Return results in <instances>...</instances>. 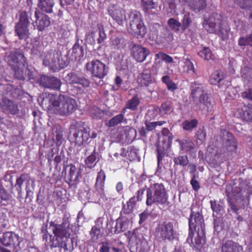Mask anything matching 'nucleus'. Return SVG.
Instances as JSON below:
<instances>
[{
	"label": "nucleus",
	"mask_w": 252,
	"mask_h": 252,
	"mask_svg": "<svg viewBox=\"0 0 252 252\" xmlns=\"http://www.w3.org/2000/svg\"><path fill=\"white\" fill-rule=\"evenodd\" d=\"M189 232L187 242L196 251L205 252L207 249L205 225L203 217L199 213L191 211L189 219Z\"/></svg>",
	"instance_id": "obj_1"
},
{
	"label": "nucleus",
	"mask_w": 252,
	"mask_h": 252,
	"mask_svg": "<svg viewBox=\"0 0 252 252\" xmlns=\"http://www.w3.org/2000/svg\"><path fill=\"white\" fill-rule=\"evenodd\" d=\"M50 227L52 228L54 236L50 235V247L52 248H63L65 252L73 251L77 246V243L75 242L74 238H71L70 243H68L70 238L69 223L67 221H63L61 224H58L54 221H51L49 223Z\"/></svg>",
	"instance_id": "obj_2"
},
{
	"label": "nucleus",
	"mask_w": 252,
	"mask_h": 252,
	"mask_svg": "<svg viewBox=\"0 0 252 252\" xmlns=\"http://www.w3.org/2000/svg\"><path fill=\"white\" fill-rule=\"evenodd\" d=\"M43 101H48L53 106L55 113L61 116H68L72 114L77 108V104L73 98L66 95H57L48 94Z\"/></svg>",
	"instance_id": "obj_3"
},
{
	"label": "nucleus",
	"mask_w": 252,
	"mask_h": 252,
	"mask_svg": "<svg viewBox=\"0 0 252 252\" xmlns=\"http://www.w3.org/2000/svg\"><path fill=\"white\" fill-rule=\"evenodd\" d=\"M168 194L162 184L156 183L148 188L146 191V205L153 204L164 206L168 205Z\"/></svg>",
	"instance_id": "obj_4"
},
{
	"label": "nucleus",
	"mask_w": 252,
	"mask_h": 252,
	"mask_svg": "<svg viewBox=\"0 0 252 252\" xmlns=\"http://www.w3.org/2000/svg\"><path fill=\"white\" fill-rule=\"evenodd\" d=\"M43 64L55 72L65 67L68 63L63 58L62 52L59 49H55L45 54L43 60Z\"/></svg>",
	"instance_id": "obj_5"
},
{
	"label": "nucleus",
	"mask_w": 252,
	"mask_h": 252,
	"mask_svg": "<svg viewBox=\"0 0 252 252\" xmlns=\"http://www.w3.org/2000/svg\"><path fill=\"white\" fill-rule=\"evenodd\" d=\"M225 191L228 198V206L229 207L228 208L227 211L229 212L230 209L238 215L239 213V208L232 202L229 198L230 197H233L237 201L239 199L244 200L245 196L249 197L252 193V188L249 186H246L245 188L243 190L239 187H234L231 188L230 186H227Z\"/></svg>",
	"instance_id": "obj_6"
},
{
	"label": "nucleus",
	"mask_w": 252,
	"mask_h": 252,
	"mask_svg": "<svg viewBox=\"0 0 252 252\" xmlns=\"http://www.w3.org/2000/svg\"><path fill=\"white\" fill-rule=\"evenodd\" d=\"M69 133L71 138L78 146L87 143L90 138L94 139L97 137L96 132L93 131L91 134L90 128L83 126L71 127Z\"/></svg>",
	"instance_id": "obj_7"
},
{
	"label": "nucleus",
	"mask_w": 252,
	"mask_h": 252,
	"mask_svg": "<svg viewBox=\"0 0 252 252\" xmlns=\"http://www.w3.org/2000/svg\"><path fill=\"white\" fill-rule=\"evenodd\" d=\"M155 235L160 241L173 240L176 237L174 223L171 221H164L159 223L156 228Z\"/></svg>",
	"instance_id": "obj_8"
},
{
	"label": "nucleus",
	"mask_w": 252,
	"mask_h": 252,
	"mask_svg": "<svg viewBox=\"0 0 252 252\" xmlns=\"http://www.w3.org/2000/svg\"><path fill=\"white\" fill-rule=\"evenodd\" d=\"M85 67L91 72L92 77L99 79L103 78L108 71V67L98 60H94L87 63Z\"/></svg>",
	"instance_id": "obj_9"
},
{
	"label": "nucleus",
	"mask_w": 252,
	"mask_h": 252,
	"mask_svg": "<svg viewBox=\"0 0 252 252\" xmlns=\"http://www.w3.org/2000/svg\"><path fill=\"white\" fill-rule=\"evenodd\" d=\"M22 238L12 231H7L3 233L0 237L1 246L16 249L20 246Z\"/></svg>",
	"instance_id": "obj_10"
},
{
	"label": "nucleus",
	"mask_w": 252,
	"mask_h": 252,
	"mask_svg": "<svg viewBox=\"0 0 252 252\" xmlns=\"http://www.w3.org/2000/svg\"><path fill=\"white\" fill-rule=\"evenodd\" d=\"M219 138L222 140L223 147L228 151L233 152L236 150L237 142L232 133L221 127Z\"/></svg>",
	"instance_id": "obj_11"
},
{
	"label": "nucleus",
	"mask_w": 252,
	"mask_h": 252,
	"mask_svg": "<svg viewBox=\"0 0 252 252\" xmlns=\"http://www.w3.org/2000/svg\"><path fill=\"white\" fill-rule=\"evenodd\" d=\"M34 17L35 21H33L32 24L34 29H37L39 31L42 32L50 25V18L37 10L34 11Z\"/></svg>",
	"instance_id": "obj_12"
},
{
	"label": "nucleus",
	"mask_w": 252,
	"mask_h": 252,
	"mask_svg": "<svg viewBox=\"0 0 252 252\" xmlns=\"http://www.w3.org/2000/svg\"><path fill=\"white\" fill-rule=\"evenodd\" d=\"M39 85L51 90H58L62 85L61 80L56 77L42 75L38 80Z\"/></svg>",
	"instance_id": "obj_13"
},
{
	"label": "nucleus",
	"mask_w": 252,
	"mask_h": 252,
	"mask_svg": "<svg viewBox=\"0 0 252 252\" xmlns=\"http://www.w3.org/2000/svg\"><path fill=\"white\" fill-rule=\"evenodd\" d=\"M129 243L131 246L136 247L138 252H143L148 248V243L142 234H136L135 232L132 233L129 238Z\"/></svg>",
	"instance_id": "obj_14"
},
{
	"label": "nucleus",
	"mask_w": 252,
	"mask_h": 252,
	"mask_svg": "<svg viewBox=\"0 0 252 252\" xmlns=\"http://www.w3.org/2000/svg\"><path fill=\"white\" fill-rule=\"evenodd\" d=\"M106 37L103 29L98 28L96 31H92L86 35L85 41L90 45H94L96 42L98 44L102 43Z\"/></svg>",
	"instance_id": "obj_15"
},
{
	"label": "nucleus",
	"mask_w": 252,
	"mask_h": 252,
	"mask_svg": "<svg viewBox=\"0 0 252 252\" xmlns=\"http://www.w3.org/2000/svg\"><path fill=\"white\" fill-rule=\"evenodd\" d=\"M218 15L213 13L209 17H205L203 23L204 28L209 33H215L220 24V21L217 18Z\"/></svg>",
	"instance_id": "obj_16"
},
{
	"label": "nucleus",
	"mask_w": 252,
	"mask_h": 252,
	"mask_svg": "<svg viewBox=\"0 0 252 252\" xmlns=\"http://www.w3.org/2000/svg\"><path fill=\"white\" fill-rule=\"evenodd\" d=\"M109 14L120 25L126 20L125 12L122 8L115 5H110L108 8Z\"/></svg>",
	"instance_id": "obj_17"
},
{
	"label": "nucleus",
	"mask_w": 252,
	"mask_h": 252,
	"mask_svg": "<svg viewBox=\"0 0 252 252\" xmlns=\"http://www.w3.org/2000/svg\"><path fill=\"white\" fill-rule=\"evenodd\" d=\"M196 101H193L197 105L202 111L210 112L213 108V104L211 98L208 96L207 93L203 94L202 96L197 98Z\"/></svg>",
	"instance_id": "obj_18"
},
{
	"label": "nucleus",
	"mask_w": 252,
	"mask_h": 252,
	"mask_svg": "<svg viewBox=\"0 0 252 252\" xmlns=\"http://www.w3.org/2000/svg\"><path fill=\"white\" fill-rule=\"evenodd\" d=\"M7 58L9 64L14 66L23 65L26 63L24 54L19 50L11 51Z\"/></svg>",
	"instance_id": "obj_19"
},
{
	"label": "nucleus",
	"mask_w": 252,
	"mask_h": 252,
	"mask_svg": "<svg viewBox=\"0 0 252 252\" xmlns=\"http://www.w3.org/2000/svg\"><path fill=\"white\" fill-rule=\"evenodd\" d=\"M149 51L140 45L134 44L131 48L133 57L138 62H143L149 54Z\"/></svg>",
	"instance_id": "obj_20"
},
{
	"label": "nucleus",
	"mask_w": 252,
	"mask_h": 252,
	"mask_svg": "<svg viewBox=\"0 0 252 252\" xmlns=\"http://www.w3.org/2000/svg\"><path fill=\"white\" fill-rule=\"evenodd\" d=\"M0 106L6 114L15 115L18 113L19 109L17 105L7 97L2 98Z\"/></svg>",
	"instance_id": "obj_21"
},
{
	"label": "nucleus",
	"mask_w": 252,
	"mask_h": 252,
	"mask_svg": "<svg viewBox=\"0 0 252 252\" xmlns=\"http://www.w3.org/2000/svg\"><path fill=\"white\" fill-rule=\"evenodd\" d=\"M104 218L99 217L95 221V225L93 226L90 234L93 241H96L103 235V224Z\"/></svg>",
	"instance_id": "obj_22"
},
{
	"label": "nucleus",
	"mask_w": 252,
	"mask_h": 252,
	"mask_svg": "<svg viewBox=\"0 0 252 252\" xmlns=\"http://www.w3.org/2000/svg\"><path fill=\"white\" fill-rule=\"evenodd\" d=\"M105 178V174L104 171L101 169L97 173L96 182L95 184V191L97 192V194L98 196L101 198L105 197L104 187Z\"/></svg>",
	"instance_id": "obj_23"
},
{
	"label": "nucleus",
	"mask_w": 252,
	"mask_h": 252,
	"mask_svg": "<svg viewBox=\"0 0 252 252\" xmlns=\"http://www.w3.org/2000/svg\"><path fill=\"white\" fill-rule=\"evenodd\" d=\"M14 76L18 80H24L32 78V72L26 67L23 65H16L14 66Z\"/></svg>",
	"instance_id": "obj_24"
},
{
	"label": "nucleus",
	"mask_w": 252,
	"mask_h": 252,
	"mask_svg": "<svg viewBox=\"0 0 252 252\" xmlns=\"http://www.w3.org/2000/svg\"><path fill=\"white\" fill-rule=\"evenodd\" d=\"M129 32L134 36L143 37L147 32L146 27L143 22L129 24L128 27Z\"/></svg>",
	"instance_id": "obj_25"
},
{
	"label": "nucleus",
	"mask_w": 252,
	"mask_h": 252,
	"mask_svg": "<svg viewBox=\"0 0 252 252\" xmlns=\"http://www.w3.org/2000/svg\"><path fill=\"white\" fill-rule=\"evenodd\" d=\"M226 81L223 72L220 70H216L211 75L210 82L211 84L217 85L219 87H222ZM227 82H228L227 81Z\"/></svg>",
	"instance_id": "obj_26"
},
{
	"label": "nucleus",
	"mask_w": 252,
	"mask_h": 252,
	"mask_svg": "<svg viewBox=\"0 0 252 252\" xmlns=\"http://www.w3.org/2000/svg\"><path fill=\"white\" fill-rule=\"evenodd\" d=\"M190 90V95L192 98L193 101H196L197 98L207 93L204 90V87L201 84L197 82H193L191 84Z\"/></svg>",
	"instance_id": "obj_27"
},
{
	"label": "nucleus",
	"mask_w": 252,
	"mask_h": 252,
	"mask_svg": "<svg viewBox=\"0 0 252 252\" xmlns=\"http://www.w3.org/2000/svg\"><path fill=\"white\" fill-rule=\"evenodd\" d=\"M221 252H243V247L238 243L228 240L222 245Z\"/></svg>",
	"instance_id": "obj_28"
},
{
	"label": "nucleus",
	"mask_w": 252,
	"mask_h": 252,
	"mask_svg": "<svg viewBox=\"0 0 252 252\" xmlns=\"http://www.w3.org/2000/svg\"><path fill=\"white\" fill-rule=\"evenodd\" d=\"M72 60L80 61L84 56V50L82 46L75 43L71 50L69 51Z\"/></svg>",
	"instance_id": "obj_29"
},
{
	"label": "nucleus",
	"mask_w": 252,
	"mask_h": 252,
	"mask_svg": "<svg viewBox=\"0 0 252 252\" xmlns=\"http://www.w3.org/2000/svg\"><path fill=\"white\" fill-rule=\"evenodd\" d=\"M34 11L32 7H30L28 11H22L20 12L19 20L18 24L20 25H25L29 26L30 24V19L33 22V17H34Z\"/></svg>",
	"instance_id": "obj_30"
},
{
	"label": "nucleus",
	"mask_w": 252,
	"mask_h": 252,
	"mask_svg": "<svg viewBox=\"0 0 252 252\" xmlns=\"http://www.w3.org/2000/svg\"><path fill=\"white\" fill-rule=\"evenodd\" d=\"M55 5V2L54 0H38V7L42 12L45 13H53Z\"/></svg>",
	"instance_id": "obj_31"
},
{
	"label": "nucleus",
	"mask_w": 252,
	"mask_h": 252,
	"mask_svg": "<svg viewBox=\"0 0 252 252\" xmlns=\"http://www.w3.org/2000/svg\"><path fill=\"white\" fill-rule=\"evenodd\" d=\"M242 105V104H240L238 108L239 110L241 109V111L240 113L242 118L247 122L252 123V105H244L241 108Z\"/></svg>",
	"instance_id": "obj_32"
},
{
	"label": "nucleus",
	"mask_w": 252,
	"mask_h": 252,
	"mask_svg": "<svg viewBox=\"0 0 252 252\" xmlns=\"http://www.w3.org/2000/svg\"><path fill=\"white\" fill-rule=\"evenodd\" d=\"M176 141L179 144L180 152H188L191 151L195 147L194 143L188 138L177 139Z\"/></svg>",
	"instance_id": "obj_33"
},
{
	"label": "nucleus",
	"mask_w": 252,
	"mask_h": 252,
	"mask_svg": "<svg viewBox=\"0 0 252 252\" xmlns=\"http://www.w3.org/2000/svg\"><path fill=\"white\" fill-rule=\"evenodd\" d=\"M130 223V222L129 220L123 218L117 219L114 230L115 233L119 234L126 230Z\"/></svg>",
	"instance_id": "obj_34"
},
{
	"label": "nucleus",
	"mask_w": 252,
	"mask_h": 252,
	"mask_svg": "<svg viewBox=\"0 0 252 252\" xmlns=\"http://www.w3.org/2000/svg\"><path fill=\"white\" fill-rule=\"evenodd\" d=\"M69 168L68 180L70 182H77L81 175V169L76 167L74 165L70 164L67 165L66 168Z\"/></svg>",
	"instance_id": "obj_35"
},
{
	"label": "nucleus",
	"mask_w": 252,
	"mask_h": 252,
	"mask_svg": "<svg viewBox=\"0 0 252 252\" xmlns=\"http://www.w3.org/2000/svg\"><path fill=\"white\" fill-rule=\"evenodd\" d=\"M138 79L141 86L147 87L155 81L154 78L152 77L151 71L149 70H144L140 74Z\"/></svg>",
	"instance_id": "obj_36"
},
{
	"label": "nucleus",
	"mask_w": 252,
	"mask_h": 252,
	"mask_svg": "<svg viewBox=\"0 0 252 252\" xmlns=\"http://www.w3.org/2000/svg\"><path fill=\"white\" fill-rule=\"evenodd\" d=\"M185 1L192 10L198 12L203 9L206 6L205 0H185Z\"/></svg>",
	"instance_id": "obj_37"
},
{
	"label": "nucleus",
	"mask_w": 252,
	"mask_h": 252,
	"mask_svg": "<svg viewBox=\"0 0 252 252\" xmlns=\"http://www.w3.org/2000/svg\"><path fill=\"white\" fill-rule=\"evenodd\" d=\"M29 26L17 23L15 26V32L20 39L27 38L29 34Z\"/></svg>",
	"instance_id": "obj_38"
},
{
	"label": "nucleus",
	"mask_w": 252,
	"mask_h": 252,
	"mask_svg": "<svg viewBox=\"0 0 252 252\" xmlns=\"http://www.w3.org/2000/svg\"><path fill=\"white\" fill-rule=\"evenodd\" d=\"M143 10L149 14H156V3L152 0H142L141 2Z\"/></svg>",
	"instance_id": "obj_39"
},
{
	"label": "nucleus",
	"mask_w": 252,
	"mask_h": 252,
	"mask_svg": "<svg viewBox=\"0 0 252 252\" xmlns=\"http://www.w3.org/2000/svg\"><path fill=\"white\" fill-rule=\"evenodd\" d=\"M162 134L163 136V140L162 141V145H163V148H169L171 147L173 136L169 129L167 128H163L162 130Z\"/></svg>",
	"instance_id": "obj_40"
},
{
	"label": "nucleus",
	"mask_w": 252,
	"mask_h": 252,
	"mask_svg": "<svg viewBox=\"0 0 252 252\" xmlns=\"http://www.w3.org/2000/svg\"><path fill=\"white\" fill-rule=\"evenodd\" d=\"M137 199L135 196L131 197L129 200L127 202L126 204L123 205L122 211L125 214H128L131 213L136 204Z\"/></svg>",
	"instance_id": "obj_41"
},
{
	"label": "nucleus",
	"mask_w": 252,
	"mask_h": 252,
	"mask_svg": "<svg viewBox=\"0 0 252 252\" xmlns=\"http://www.w3.org/2000/svg\"><path fill=\"white\" fill-rule=\"evenodd\" d=\"M139 104L140 100L138 96L135 95L131 99L127 101L126 103V108H128L132 111H135L137 109Z\"/></svg>",
	"instance_id": "obj_42"
},
{
	"label": "nucleus",
	"mask_w": 252,
	"mask_h": 252,
	"mask_svg": "<svg viewBox=\"0 0 252 252\" xmlns=\"http://www.w3.org/2000/svg\"><path fill=\"white\" fill-rule=\"evenodd\" d=\"M111 42L115 48L122 49L126 45V41L122 36L112 38Z\"/></svg>",
	"instance_id": "obj_43"
},
{
	"label": "nucleus",
	"mask_w": 252,
	"mask_h": 252,
	"mask_svg": "<svg viewBox=\"0 0 252 252\" xmlns=\"http://www.w3.org/2000/svg\"><path fill=\"white\" fill-rule=\"evenodd\" d=\"M155 110L159 111L161 114L163 115L172 112L173 109L171 106V102L169 101H166L161 104L160 108H157Z\"/></svg>",
	"instance_id": "obj_44"
},
{
	"label": "nucleus",
	"mask_w": 252,
	"mask_h": 252,
	"mask_svg": "<svg viewBox=\"0 0 252 252\" xmlns=\"http://www.w3.org/2000/svg\"><path fill=\"white\" fill-rule=\"evenodd\" d=\"M97 161L98 160L95 156V148H94L93 153L85 160V163L88 168H92L95 166Z\"/></svg>",
	"instance_id": "obj_45"
},
{
	"label": "nucleus",
	"mask_w": 252,
	"mask_h": 252,
	"mask_svg": "<svg viewBox=\"0 0 252 252\" xmlns=\"http://www.w3.org/2000/svg\"><path fill=\"white\" fill-rule=\"evenodd\" d=\"M196 143L198 144H202L206 140V133L204 127L199 128L195 134Z\"/></svg>",
	"instance_id": "obj_46"
},
{
	"label": "nucleus",
	"mask_w": 252,
	"mask_h": 252,
	"mask_svg": "<svg viewBox=\"0 0 252 252\" xmlns=\"http://www.w3.org/2000/svg\"><path fill=\"white\" fill-rule=\"evenodd\" d=\"M198 55L202 59L206 60H213L214 55L212 53L211 50L208 47H204L203 50L198 53Z\"/></svg>",
	"instance_id": "obj_47"
},
{
	"label": "nucleus",
	"mask_w": 252,
	"mask_h": 252,
	"mask_svg": "<svg viewBox=\"0 0 252 252\" xmlns=\"http://www.w3.org/2000/svg\"><path fill=\"white\" fill-rule=\"evenodd\" d=\"M124 119V114H120L112 118L108 122L107 126L109 127L115 126L122 123Z\"/></svg>",
	"instance_id": "obj_48"
},
{
	"label": "nucleus",
	"mask_w": 252,
	"mask_h": 252,
	"mask_svg": "<svg viewBox=\"0 0 252 252\" xmlns=\"http://www.w3.org/2000/svg\"><path fill=\"white\" fill-rule=\"evenodd\" d=\"M198 124V121L196 119L191 120H186L182 123V127L186 130H191L196 127Z\"/></svg>",
	"instance_id": "obj_49"
},
{
	"label": "nucleus",
	"mask_w": 252,
	"mask_h": 252,
	"mask_svg": "<svg viewBox=\"0 0 252 252\" xmlns=\"http://www.w3.org/2000/svg\"><path fill=\"white\" fill-rule=\"evenodd\" d=\"M173 161L175 164L183 167L187 166L189 162L188 157L186 155L179 156L175 157L173 159Z\"/></svg>",
	"instance_id": "obj_50"
},
{
	"label": "nucleus",
	"mask_w": 252,
	"mask_h": 252,
	"mask_svg": "<svg viewBox=\"0 0 252 252\" xmlns=\"http://www.w3.org/2000/svg\"><path fill=\"white\" fill-rule=\"evenodd\" d=\"M168 26L174 32H178L181 27V23L177 20L170 18L167 21Z\"/></svg>",
	"instance_id": "obj_51"
},
{
	"label": "nucleus",
	"mask_w": 252,
	"mask_h": 252,
	"mask_svg": "<svg viewBox=\"0 0 252 252\" xmlns=\"http://www.w3.org/2000/svg\"><path fill=\"white\" fill-rule=\"evenodd\" d=\"M129 24L139 23L143 22L141 19V14L136 11H133L130 12L129 16Z\"/></svg>",
	"instance_id": "obj_52"
},
{
	"label": "nucleus",
	"mask_w": 252,
	"mask_h": 252,
	"mask_svg": "<svg viewBox=\"0 0 252 252\" xmlns=\"http://www.w3.org/2000/svg\"><path fill=\"white\" fill-rule=\"evenodd\" d=\"M242 77L249 82H252V68L247 66L244 67L241 69Z\"/></svg>",
	"instance_id": "obj_53"
},
{
	"label": "nucleus",
	"mask_w": 252,
	"mask_h": 252,
	"mask_svg": "<svg viewBox=\"0 0 252 252\" xmlns=\"http://www.w3.org/2000/svg\"><path fill=\"white\" fill-rule=\"evenodd\" d=\"M210 204L214 213L219 215L222 214L224 209L221 205L218 203L216 200H211Z\"/></svg>",
	"instance_id": "obj_54"
},
{
	"label": "nucleus",
	"mask_w": 252,
	"mask_h": 252,
	"mask_svg": "<svg viewBox=\"0 0 252 252\" xmlns=\"http://www.w3.org/2000/svg\"><path fill=\"white\" fill-rule=\"evenodd\" d=\"M161 34V36L163 38L162 42H169L173 39L172 33L167 28L164 29Z\"/></svg>",
	"instance_id": "obj_55"
},
{
	"label": "nucleus",
	"mask_w": 252,
	"mask_h": 252,
	"mask_svg": "<svg viewBox=\"0 0 252 252\" xmlns=\"http://www.w3.org/2000/svg\"><path fill=\"white\" fill-rule=\"evenodd\" d=\"M184 65L183 66L184 72L187 73H194V68L193 63L189 59L184 60Z\"/></svg>",
	"instance_id": "obj_56"
},
{
	"label": "nucleus",
	"mask_w": 252,
	"mask_h": 252,
	"mask_svg": "<svg viewBox=\"0 0 252 252\" xmlns=\"http://www.w3.org/2000/svg\"><path fill=\"white\" fill-rule=\"evenodd\" d=\"M220 36L223 40H226L228 37V31L227 29L224 28L221 26V24L219 27L215 32Z\"/></svg>",
	"instance_id": "obj_57"
},
{
	"label": "nucleus",
	"mask_w": 252,
	"mask_h": 252,
	"mask_svg": "<svg viewBox=\"0 0 252 252\" xmlns=\"http://www.w3.org/2000/svg\"><path fill=\"white\" fill-rule=\"evenodd\" d=\"M192 23V20L190 14L186 13L184 15L182 21L181 27L183 31L186 30Z\"/></svg>",
	"instance_id": "obj_58"
},
{
	"label": "nucleus",
	"mask_w": 252,
	"mask_h": 252,
	"mask_svg": "<svg viewBox=\"0 0 252 252\" xmlns=\"http://www.w3.org/2000/svg\"><path fill=\"white\" fill-rule=\"evenodd\" d=\"M168 148H163V145H160V143L158 144L157 147V153H158V167H159V164L160 161L162 160L163 158L165 155V151Z\"/></svg>",
	"instance_id": "obj_59"
},
{
	"label": "nucleus",
	"mask_w": 252,
	"mask_h": 252,
	"mask_svg": "<svg viewBox=\"0 0 252 252\" xmlns=\"http://www.w3.org/2000/svg\"><path fill=\"white\" fill-rule=\"evenodd\" d=\"M235 2L242 9H249L251 7L252 0H235Z\"/></svg>",
	"instance_id": "obj_60"
},
{
	"label": "nucleus",
	"mask_w": 252,
	"mask_h": 252,
	"mask_svg": "<svg viewBox=\"0 0 252 252\" xmlns=\"http://www.w3.org/2000/svg\"><path fill=\"white\" fill-rule=\"evenodd\" d=\"M79 76L74 72L68 73L65 77L66 81L69 84H76Z\"/></svg>",
	"instance_id": "obj_61"
},
{
	"label": "nucleus",
	"mask_w": 252,
	"mask_h": 252,
	"mask_svg": "<svg viewBox=\"0 0 252 252\" xmlns=\"http://www.w3.org/2000/svg\"><path fill=\"white\" fill-rule=\"evenodd\" d=\"M106 111L102 110L98 107H94L92 110V115L94 118L102 119Z\"/></svg>",
	"instance_id": "obj_62"
},
{
	"label": "nucleus",
	"mask_w": 252,
	"mask_h": 252,
	"mask_svg": "<svg viewBox=\"0 0 252 252\" xmlns=\"http://www.w3.org/2000/svg\"><path fill=\"white\" fill-rule=\"evenodd\" d=\"M25 180V176L24 174L21 175L20 177H18L16 180V184L15 187L16 189L19 193H21L22 191V186Z\"/></svg>",
	"instance_id": "obj_63"
},
{
	"label": "nucleus",
	"mask_w": 252,
	"mask_h": 252,
	"mask_svg": "<svg viewBox=\"0 0 252 252\" xmlns=\"http://www.w3.org/2000/svg\"><path fill=\"white\" fill-rule=\"evenodd\" d=\"M242 97L249 101H252V88L246 90L241 93Z\"/></svg>",
	"instance_id": "obj_64"
}]
</instances>
